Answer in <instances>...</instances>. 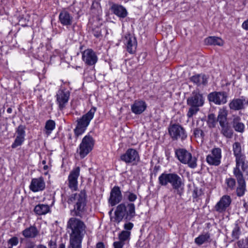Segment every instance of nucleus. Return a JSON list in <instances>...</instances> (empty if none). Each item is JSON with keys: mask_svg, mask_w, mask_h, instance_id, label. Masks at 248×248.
<instances>
[{"mask_svg": "<svg viewBox=\"0 0 248 248\" xmlns=\"http://www.w3.org/2000/svg\"><path fill=\"white\" fill-rule=\"evenodd\" d=\"M86 192L84 190L78 193L72 194L69 196L67 202L69 204L74 205V209L71 211L72 216L82 217L86 210Z\"/></svg>", "mask_w": 248, "mask_h": 248, "instance_id": "f257e3e1", "label": "nucleus"}, {"mask_svg": "<svg viewBox=\"0 0 248 248\" xmlns=\"http://www.w3.org/2000/svg\"><path fill=\"white\" fill-rule=\"evenodd\" d=\"M189 107L186 113L188 118H191L200 110V108L203 105L204 100L203 95L199 91H193L186 100Z\"/></svg>", "mask_w": 248, "mask_h": 248, "instance_id": "f03ea898", "label": "nucleus"}, {"mask_svg": "<svg viewBox=\"0 0 248 248\" xmlns=\"http://www.w3.org/2000/svg\"><path fill=\"white\" fill-rule=\"evenodd\" d=\"M67 228L71 231L70 238L83 239L86 232V226L84 222L75 217L68 220Z\"/></svg>", "mask_w": 248, "mask_h": 248, "instance_id": "7ed1b4c3", "label": "nucleus"}, {"mask_svg": "<svg viewBox=\"0 0 248 248\" xmlns=\"http://www.w3.org/2000/svg\"><path fill=\"white\" fill-rule=\"evenodd\" d=\"M136 216L135 206L133 203H128L126 206L124 203L119 204L115 211L114 221L119 223L124 217L125 219L130 220Z\"/></svg>", "mask_w": 248, "mask_h": 248, "instance_id": "20e7f679", "label": "nucleus"}, {"mask_svg": "<svg viewBox=\"0 0 248 248\" xmlns=\"http://www.w3.org/2000/svg\"><path fill=\"white\" fill-rule=\"evenodd\" d=\"M96 110V108L93 107L87 113L77 120V126L74 130L76 137L81 136L85 132L91 121L93 119Z\"/></svg>", "mask_w": 248, "mask_h": 248, "instance_id": "39448f33", "label": "nucleus"}, {"mask_svg": "<svg viewBox=\"0 0 248 248\" xmlns=\"http://www.w3.org/2000/svg\"><path fill=\"white\" fill-rule=\"evenodd\" d=\"M158 182L162 186H166L170 183L172 188L176 190L184 185L181 178L174 173H162L158 177Z\"/></svg>", "mask_w": 248, "mask_h": 248, "instance_id": "423d86ee", "label": "nucleus"}, {"mask_svg": "<svg viewBox=\"0 0 248 248\" xmlns=\"http://www.w3.org/2000/svg\"><path fill=\"white\" fill-rule=\"evenodd\" d=\"M175 154L180 162L187 164L192 169L195 168L197 166V159L193 156L192 154L185 149H178L175 151Z\"/></svg>", "mask_w": 248, "mask_h": 248, "instance_id": "0eeeda50", "label": "nucleus"}, {"mask_svg": "<svg viewBox=\"0 0 248 248\" xmlns=\"http://www.w3.org/2000/svg\"><path fill=\"white\" fill-rule=\"evenodd\" d=\"M94 140L92 136L88 134L82 139L77 150V153L81 158L85 157L93 149Z\"/></svg>", "mask_w": 248, "mask_h": 248, "instance_id": "6e6552de", "label": "nucleus"}, {"mask_svg": "<svg viewBox=\"0 0 248 248\" xmlns=\"http://www.w3.org/2000/svg\"><path fill=\"white\" fill-rule=\"evenodd\" d=\"M169 134L173 140H186L187 137L185 128L179 124H172L168 128Z\"/></svg>", "mask_w": 248, "mask_h": 248, "instance_id": "1a4fd4ad", "label": "nucleus"}, {"mask_svg": "<svg viewBox=\"0 0 248 248\" xmlns=\"http://www.w3.org/2000/svg\"><path fill=\"white\" fill-rule=\"evenodd\" d=\"M222 150L220 148H214L210 154L206 156L207 163L212 166H218L221 163Z\"/></svg>", "mask_w": 248, "mask_h": 248, "instance_id": "9d476101", "label": "nucleus"}, {"mask_svg": "<svg viewBox=\"0 0 248 248\" xmlns=\"http://www.w3.org/2000/svg\"><path fill=\"white\" fill-rule=\"evenodd\" d=\"M70 94L69 91L64 88H61L57 92L56 103L60 110H63L65 108L69 101Z\"/></svg>", "mask_w": 248, "mask_h": 248, "instance_id": "9b49d317", "label": "nucleus"}, {"mask_svg": "<svg viewBox=\"0 0 248 248\" xmlns=\"http://www.w3.org/2000/svg\"><path fill=\"white\" fill-rule=\"evenodd\" d=\"M121 159L126 163L136 165L140 160L138 152L134 149L129 148L121 156Z\"/></svg>", "mask_w": 248, "mask_h": 248, "instance_id": "f8f14e48", "label": "nucleus"}, {"mask_svg": "<svg viewBox=\"0 0 248 248\" xmlns=\"http://www.w3.org/2000/svg\"><path fill=\"white\" fill-rule=\"evenodd\" d=\"M227 97V94L225 92H214L208 95L209 101L218 105L226 103Z\"/></svg>", "mask_w": 248, "mask_h": 248, "instance_id": "ddd939ff", "label": "nucleus"}, {"mask_svg": "<svg viewBox=\"0 0 248 248\" xmlns=\"http://www.w3.org/2000/svg\"><path fill=\"white\" fill-rule=\"evenodd\" d=\"M236 166L233 169V172L234 176H243L240 168L243 171H247L248 169V162L246 159L245 155L235 158Z\"/></svg>", "mask_w": 248, "mask_h": 248, "instance_id": "4468645a", "label": "nucleus"}, {"mask_svg": "<svg viewBox=\"0 0 248 248\" xmlns=\"http://www.w3.org/2000/svg\"><path fill=\"white\" fill-rule=\"evenodd\" d=\"M82 59L87 65L93 66L97 62L98 58L93 50L87 49L82 53Z\"/></svg>", "mask_w": 248, "mask_h": 248, "instance_id": "2eb2a0df", "label": "nucleus"}, {"mask_svg": "<svg viewBox=\"0 0 248 248\" xmlns=\"http://www.w3.org/2000/svg\"><path fill=\"white\" fill-rule=\"evenodd\" d=\"M80 170L79 167H77L72 170L68 176V186L72 190L78 189V178L79 176Z\"/></svg>", "mask_w": 248, "mask_h": 248, "instance_id": "dca6fc26", "label": "nucleus"}, {"mask_svg": "<svg viewBox=\"0 0 248 248\" xmlns=\"http://www.w3.org/2000/svg\"><path fill=\"white\" fill-rule=\"evenodd\" d=\"M232 202L230 196L224 195L217 203L214 207L216 211L218 213H223L226 211Z\"/></svg>", "mask_w": 248, "mask_h": 248, "instance_id": "f3484780", "label": "nucleus"}, {"mask_svg": "<svg viewBox=\"0 0 248 248\" xmlns=\"http://www.w3.org/2000/svg\"><path fill=\"white\" fill-rule=\"evenodd\" d=\"M248 105V100L244 96L239 98L233 99L229 105L230 108L234 110L243 109Z\"/></svg>", "mask_w": 248, "mask_h": 248, "instance_id": "a211bd4d", "label": "nucleus"}, {"mask_svg": "<svg viewBox=\"0 0 248 248\" xmlns=\"http://www.w3.org/2000/svg\"><path fill=\"white\" fill-rule=\"evenodd\" d=\"M122 200V194L120 187L114 186L111 189L108 202L111 206H114Z\"/></svg>", "mask_w": 248, "mask_h": 248, "instance_id": "6ab92c4d", "label": "nucleus"}, {"mask_svg": "<svg viewBox=\"0 0 248 248\" xmlns=\"http://www.w3.org/2000/svg\"><path fill=\"white\" fill-rule=\"evenodd\" d=\"M124 43L126 46L127 51L130 54H133L136 52L137 43L135 37L130 34H126L125 35Z\"/></svg>", "mask_w": 248, "mask_h": 248, "instance_id": "aec40b11", "label": "nucleus"}, {"mask_svg": "<svg viewBox=\"0 0 248 248\" xmlns=\"http://www.w3.org/2000/svg\"><path fill=\"white\" fill-rule=\"evenodd\" d=\"M46 184L43 177L33 178L30 185V189L32 192H36L45 189Z\"/></svg>", "mask_w": 248, "mask_h": 248, "instance_id": "412c9836", "label": "nucleus"}, {"mask_svg": "<svg viewBox=\"0 0 248 248\" xmlns=\"http://www.w3.org/2000/svg\"><path fill=\"white\" fill-rule=\"evenodd\" d=\"M147 108V104L144 101L136 100L131 106V111L135 114L139 115L144 112Z\"/></svg>", "mask_w": 248, "mask_h": 248, "instance_id": "4be33fe9", "label": "nucleus"}, {"mask_svg": "<svg viewBox=\"0 0 248 248\" xmlns=\"http://www.w3.org/2000/svg\"><path fill=\"white\" fill-rule=\"evenodd\" d=\"M110 10L114 15L120 18H124L128 15L126 8L123 6L118 4H113L110 7Z\"/></svg>", "mask_w": 248, "mask_h": 248, "instance_id": "5701e85b", "label": "nucleus"}, {"mask_svg": "<svg viewBox=\"0 0 248 248\" xmlns=\"http://www.w3.org/2000/svg\"><path fill=\"white\" fill-rule=\"evenodd\" d=\"M236 178L238 186L236 188L237 195L239 197L243 196L246 190V184L243 176H235Z\"/></svg>", "mask_w": 248, "mask_h": 248, "instance_id": "b1692460", "label": "nucleus"}, {"mask_svg": "<svg viewBox=\"0 0 248 248\" xmlns=\"http://www.w3.org/2000/svg\"><path fill=\"white\" fill-rule=\"evenodd\" d=\"M59 20L63 26L71 25L73 22V17L66 11H62L59 16Z\"/></svg>", "mask_w": 248, "mask_h": 248, "instance_id": "393cba45", "label": "nucleus"}, {"mask_svg": "<svg viewBox=\"0 0 248 248\" xmlns=\"http://www.w3.org/2000/svg\"><path fill=\"white\" fill-rule=\"evenodd\" d=\"M82 238H70L69 245L67 248H81ZM58 248H65V245L61 244Z\"/></svg>", "mask_w": 248, "mask_h": 248, "instance_id": "a878e982", "label": "nucleus"}, {"mask_svg": "<svg viewBox=\"0 0 248 248\" xmlns=\"http://www.w3.org/2000/svg\"><path fill=\"white\" fill-rule=\"evenodd\" d=\"M241 118L238 116H233L232 125L234 130L238 132L243 133L245 129V125L241 122Z\"/></svg>", "mask_w": 248, "mask_h": 248, "instance_id": "bb28decb", "label": "nucleus"}, {"mask_svg": "<svg viewBox=\"0 0 248 248\" xmlns=\"http://www.w3.org/2000/svg\"><path fill=\"white\" fill-rule=\"evenodd\" d=\"M38 233L39 232L34 226H31L22 231V235L25 238H35Z\"/></svg>", "mask_w": 248, "mask_h": 248, "instance_id": "cd10ccee", "label": "nucleus"}, {"mask_svg": "<svg viewBox=\"0 0 248 248\" xmlns=\"http://www.w3.org/2000/svg\"><path fill=\"white\" fill-rule=\"evenodd\" d=\"M227 115L228 110L226 108L223 107L219 109L217 121L219 122V125L228 123L227 119Z\"/></svg>", "mask_w": 248, "mask_h": 248, "instance_id": "c85d7f7f", "label": "nucleus"}, {"mask_svg": "<svg viewBox=\"0 0 248 248\" xmlns=\"http://www.w3.org/2000/svg\"><path fill=\"white\" fill-rule=\"evenodd\" d=\"M190 80L198 86L205 85L207 82V78L204 75H196L192 76Z\"/></svg>", "mask_w": 248, "mask_h": 248, "instance_id": "c756f323", "label": "nucleus"}, {"mask_svg": "<svg viewBox=\"0 0 248 248\" xmlns=\"http://www.w3.org/2000/svg\"><path fill=\"white\" fill-rule=\"evenodd\" d=\"M221 126V133L227 138H232L233 132L230 126L229 125V124H225L220 125Z\"/></svg>", "mask_w": 248, "mask_h": 248, "instance_id": "7c9ffc66", "label": "nucleus"}, {"mask_svg": "<svg viewBox=\"0 0 248 248\" xmlns=\"http://www.w3.org/2000/svg\"><path fill=\"white\" fill-rule=\"evenodd\" d=\"M34 211L39 215H45L50 211V208L47 204H39L35 206Z\"/></svg>", "mask_w": 248, "mask_h": 248, "instance_id": "2f4dec72", "label": "nucleus"}, {"mask_svg": "<svg viewBox=\"0 0 248 248\" xmlns=\"http://www.w3.org/2000/svg\"><path fill=\"white\" fill-rule=\"evenodd\" d=\"M205 42L207 45H217L221 46L223 45V40L219 37L210 36L205 39Z\"/></svg>", "mask_w": 248, "mask_h": 248, "instance_id": "473e14b6", "label": "nucleus"}, {"mask_svg": "<svg viewBox=\"0 0 248 248\" xmlns=\"http://www.w3.org/2000/svg\"><path fill=\"white\" fill-rule=\"evenodd\" d=\"M210 234L208 232L202 233L195 239V242L198 245H201L204 243L209 242Z\"/></svg>", "mask_w": 248, "mask_h": 248, "instance_id": "72a5a7b5", "label": "nucleus"}, {"mask_svg": "<svg viewBox=\"0 0 248 248\" xmlns=\"http://www.w3.org/2000/svg\"><path fill=\"white\" fill-rule=\"evenodd\" d=\"M56 123L52 120H48L46 121L45 126V132L47 136L49 135L52 131L55 128Z\"/></svg>", "mask_w": 248, "mask_h": 248, "instance_id": "f704fd0d", "label": "nucleus"}, {"mask_svg": "<svg viewBox=\"0 0 248 248\" xmlns=\"http://www.w3.org/2000/svg\"><path fill=\"white\" fill-rule=\"evenodd\" d=\"M131 232L130 231H122L119 233L118 237L119 241L116 242H121L123 245H124V242L129 241L130 238Z\"/></svg>", "mask_w": 248, "mask_h": 248, "instance_id": "c9c22d12", "label": "nucleus"}, {"mask_svg": "<svg viewBox=\"0 0 248 248\" xmlns=\"http://www.w3.org/2000/svg\"><path fill=\"white\" fill-rule=\"evenodd\" d=\"M232 148L235 158L245 155L242 153V148L239 142H235L232 145Z\"/></svg>", "mask_w": 248, "mask_h": 248, "instance_id": "e433bc0d", "label": "nucleus"}, {"mask_svg": "<svg viewBox=\"0 0 248 248\" xmlns=\"http://www.w3.org/2000/svg\"><path fill=\"white\" fill-rule=\"evenodd\" d=\"M241 234V227L238 224H235L232 232V237L233 240L238 239Z\"/></svg>", "mask_w": 248, "mask_h": 248, "instance_id": "4c0bfd02", "label": "nucleus"}, {"mask_svg": "<svg viewBox=\"0 0 248 248\" xmlns=\"http://www.w3.org/2000/svg\"><path fill=\"white\" fill-rule=\"evenodd\" d=\"M193 135L195 138L200 139L202 141L204 137V133L203 130L200 127H197L193 129Z\"/></svg>", "mask_w": 248, "mask_h": 248, "instance_id": "58836bf2", "label": "nucleus"}, {"mask_svg": "<svg viewBox=\"0 0 248 248\" xmlns=\"http://www.w3.org/2000/svg\"><path fill=\"white\" fill-rule=\"evenodd\" d=\"M217 122L215 114H210L208 115L207 123L210 127H215Z\"/></svg>", "mask_w": 248, "mask_h": 248, "instance_id": "ea45409f", "label": "nucleus"}, {"mask_svg": "<svg viewBox=\"0 0 248 248\" xmlns=\"http://www.w3.org/2000/svg\"><path fill=\"white\" fill-rule=\"evenodd\" d=\"M225 183L227 186L228 189L232 190L235 187L236 182L234 179L232 178H229L226 179Z\"/></svg>", "mask_w": 248, "mask_h": 248, "instance_id": "a19ab883", "label": "nucleus"}, {"mask_svg": "<svg viewBox=\"0 0 248 248\" xmlns=\"http://www.w3.org/2000/svg\"><path fill=\"white\" fill-rule=\"evenodd\" d=\"M25 140V138L16 136V139L12 144L11 147L12 148H16V147L20 146Z\"/></svg>", "mask_w": 248, "mask_h": 248, "instance_id": "79ce46f5", "label": "nucleus"}, {"mask_svg": "<svg viewBox=\"0 0 248 248\" xmlns=\"http://www.w3.org/2000/svg\"><path fill=\"white\" fill-rule=\"evenodd\" d=\"M25 126L23 125H19L17 128L16 132L17 133V136L18 137H21L23 138H25Z\"/></svg>", "mask_w": 248, "mask_h": 248, "instance_id": "37998d69", "label": "nucleus"}, {"mask_svg": "<svg viewBox=\"0 0 248 248\" xmlns=\"http://www.w3.org/2000/svg\"><path fill=\"white\" fill-rule=\"evenodd\" d=\"M125 196H126L127 200L130 202H133L137 199V195L131 192H126L125 193Z\"/></svg>", "mask_w": 248, "mask_h": 248, "instance_id": "c03bdc74", "label": "nucleus"}, {"mask_svg": "<svg viewBox=\"0 0 248 248\" xmlns=\"http://www.w3.org/2000/svg\"><path fill=\"white\" fill-rule=\"evenodd\" d=\"M19 242L18 239L17 237H13L10 238L7 242L8 245H10L12 247L13 246H16L18 245Z\"/></svg>", "mask_w": 248, "mask_h": 248, "instance_id": "a18cd8bd", "label": "nucleus"}, {"mask_svg": "<svg viewBox=\"0 0 248 248\" xmlns=\"http://www.w3.org/2000/svg\"><path fill=\"white\" fill-rule=\"evenodd\" d=\"M134 227V224L130 222L125 223L124 225V228L125 230L123 231H130Z\"/></svg>", "mask_w": 248, "mask_h": 248, "instance_id": "49530a36", "label": "nucleus"}, {"mask_svg": "<svg viewBox=\"0 0 248 248\" xmlns=\"http://www.w3.org/2000/svg\"><path fill=\"white\" fill-rule=\"evenodd\" d=\"M113 246L114 248H123L124 245H123L121 242H114L113 244Z\"/></svg>", "mask_w": 248, "mask_h": 248, "instance_id": "de8ad7c7", "label": "nucleus"}, {"mask_svg": "<svg viewBox=\"0 0 248 248\" xmlns=\"http://www.w3.org/2000/svg\"><path fill=\"white\" fill-rule=\"evenodd\" d=\"M242 27L243 29L248 30V19L245 21L242 24Z\"/></svg>", "mask_w": 248, "mask_h": 248, "instance_id": "09e8293b", "label": "nucleus"}, {"mask_svg": "<svg viewBox=\"0 0 248 248\" xmlns=\"http://www.w3.org/2000/svg\"><path fill=\"white\" fill-rule=\"evenodd\" d=\"M96 248H105V247L103 243L99 242L96 244Z\"/></svg>", "mask_w": 248, "mask_h": 248, "instance_id": "8fccbe9b", "label": "nucleus"}, {"mask_svg": "<svg viewBox=\"0 0 248 248\" xmlns=\"http://www.w3.org/2000/svg\"><path fill=\"white\" fill-rule=\"evenodd\" d=\"M35 244L33 243H30L26 245V248H34Z\"/></svg>", "mask_w": 248, "mask_h": 248, "instance_id": "3c124183", "label": "nucleus"}, {"mask_svg": "<svg viewBox=\"0 0 248 248\" xmlns=\"http://www.w3.org/2000/svg\"><path fill=\"white\" fill-rule=\"evenodd\" d=\"M36 248H47L44 245H38Z\"/></svg>", "mask_w": 248, "mask_h": 248, "instance_id": "603ef678", "label": "nucleus"}, {"mask_svg": "<svg viewBox=\"0 0 248 248\" xmlns=\"http://www.w3.org/2000/svg\"><path fill=\"white\" fill-rule=\"evenodd\" d=\"M7 112L8 113H12V109L11 108H7Z\"/></svg>", "mask_w": 248, "mask_h": 248, "instance_id": "864d4df0", "label": "nucleus"}, {"mask_svg": "<svg viewBox=\"0 0 248 248\" xmlns=\"http://www.w3.org/2000/svg\"><path fill=\"white\" fill-rule=\"evenodd\" d=\"M48 166L47 165H44V167H43V169H44V170H48Z\"/></svg>", "mask_w": 248, "mask_h": 248, "instance_id": "5fc2aeb1", "label": "nucleus"}, {"mask_svg": "<svg viewBox=\"0 0 248 248\" xmlns=\"http://www.w3.org/2000/svg\"><path fill=\"white\" fill-rule=\"evenodd\" d=\"M94 35L96 37H99L100 36V33H96V34H94Z\"/></svg>", "mask_w": 248, "mask_h": 248, "instance_id": "6e6d98bb", "label": "nucleus"}, {"mask_svg": "<svg viewBox=\"0 0 248 248\" xmlns=\"http://www.w3.org/2000/svg\"><path fill=\"white\" fill-rule=\"evenodd\" d=\"M42 164H44V165H46V161L44 160L42 161Z\"/></svg>", "mask_w": 248, "mask_h": 248, "instance_id": "4d7b16f0", "label": "nucleus"}, {"mask_svg": "<svg viewBox=\"0 0 248 248\" xmlns=\"http://www.w3.org/2000/svg\"><path fill=\"white\" fill-rule=\"evenodd\" d=\"M200 122V121H197V124H199V123Z\"/></svg>", "mask_w": 248, "mask_h": 248, "instance_id": "13d9d810", "label": "nucleus"}]
</instances>
